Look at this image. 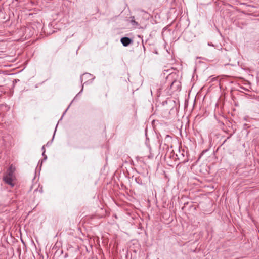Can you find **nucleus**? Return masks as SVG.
I'll list each match as a JSON object with an SVG mask.
<instances>
[{
    "instance_id": "1",
    "label": "nucleus",
    "mask_w": 259,
    "mask_h": 259,
    "mask_svg": "<svg viewBox=\"0 0 259 259\" xmlns=\"http://www.w3.org/2000/svg\"><path fill=\"white\" fill-rule=\"evenodd\" d=\"M181 87V82L178 80H175L171 83L170 89L172 92H176L177 91H180Z\"/></svg>"
},
{
    "instance_id": "2",
    "label": "nucleus",
    "mask_w": 259,
    "mask_h": 259,
    "mask_svg": "<svg viewBox=\"0 0 259 259\" xmlns=\"http://www.w3.org/2000/svg\"><path fill=\"white\" fill-rule=\"evenodd\" d=\"M121 42L123 46L124 47H127L130 44H133V40L129 37H122L121 40Z\"/></svg>"
},
{
    "instance_id": "3",
    "label": "nucleus",
    "mask_w": 259,
    "mask_h": 259,
    "mask_svg": "<svg viewBox=\"0 0 259 259\" xmlns=\"http://www.w3.org/2000/svg\"><path fill=\"white\" fill-rule=\"evenodd\" d=\"M13 177L11 176H9L5 175L3 177V180L5 181L6 183L10 185L12 187H14V184L13 182Z\"/></svg>"
},
{
    "instance_id": "4",
    "label": "nucleus",
    "mask_w": 259,
    "mask_h": 259,
    "mask_svg": "<svg viewBox=\"0 0 259 259\" xmlns=\"http://www.w3.org/2000/svg\"><path fill=\"white\" fill-rule=\"evenodd\" d=\"M15 168L12 165H10L7 170V174L6 175L13 177L14 172L15 171Z\"/></svg>"
},
{
    "instance_id": "5",
    "label": "nucleus",
    "mask_w": 259,
    "mask_h": 259,
    "mask_svg": "<svg viewBox=\"0 0 259 259\" xmlns=\"http://www.w3.org/2000/svg\"><path fill=\"white\" fill-rule=\"evenodd\" d=\"M92 77V75L90 73H84L83 74L81 77H80V80H81V82H82V81H83V79L84 78H91Z\"/></svg>"
},
{
    "instance_id": "6",
    "label": "nucleus",
    "mask_w": 259,
    "mask_h": 259,
    "mask_svg": "<svg viewBox=\"0 0 259 259\" xmlns=\"http://www.w3.org/2000/svg\"><path fill=\"white\" fill-rule=\"evenodd\" d=\"M135 181L136 182V183H137L138 184H140V185H142L143 184V183H142V181L141 180V179H140V178H135Z\"/></svg>"
},
{
    "instance_id": "7",
    "label": "nucleus",
    "mask_w": 259,
    "mask_h": 259,
    "mask_svg": "<svg viewBox=\"0 0 259 259\" xmlns=\"http://www.w3.org/2000/svg\"><path fill=\"white\" fill-rule=\"evenodd\" d=\"M131 23L135 25H138V23L135 20H133V19L131 20Z\"/></svg>"
},
{
    "instance_id": "8",
    "label": "nucleus",
    "mask_w": 259,
    "mask_h": 259,
    "mask_svg": "<svg viewBox=\"0 0 259 259\" xmlns=\"http://www.w3.org/2000/svg\"><path fill=\"white\" fill-rule=\"evenodd\" d=\"M45 150H44V151H43L42 154V156H43V157H44V160H46L47 159V155L45 154Z\"/></svg>"
},
{
    "instance_id": "9",
    "label": "nucleus",
    "mask_w": 259,
    "mask_h": 259,
    "mask_svg": "<svg viewBox=\"0 0 259 259\" xmlns=\"http://www.w3.org/2000/svg\"><path fill=\"white\" fill-rule=\"evenodd\" d=\"M88 82V81H85V82H84L83 83V84H82V85L81 90V91L79 92V93H78V94H79L81 92H82L83 89V85H84L86 82Z\"/></svg>"
},
{
    "instance_id": "10",
    "label": "nucleus",
    "mask_w": 259,
    "mask_h": 259,
    "mask_svg": "<svg viewBox=\"0 0 259 259\" xmlns=\"http://www.w3.org/2000/svg\"><path fill=\"white\" fill-rule=\"evenodd\" d=\"M231 136H232V135H231L229 137H228V138H227V139H226L224 141V142H223V144H224V143H225V142H226L227 140L228 139H229L230 138V137H231Z\"/></svg>"
},
{
    "instance_id": "11",
    "label": "nucleus",
    "mask_w": 259,
    "mask_h": 259,
    "mask_svg": "<svg viewBox=\"0 0 259 259\" xmlns=\"http://www.w3.org/2000/svg\"><path fill=\"white\" fill-rule=\"evenodd\" d=\"M52 142H48V143L46 144L47 146H49L51 144Z\"/></svg>"
},
{
    "instance_id": "12",
    "label": "nucleus",
    "mask_w": 259,
    "mask_h": 259,
    "mask_svg": "<svg viewBox=\"0 0 259 259\" xmlns=\"http://www.w3.org/2000/svg\"><path fill=\"white\" fill-rule=\"evenodd\" d=\"M68 108H67V109L64 111V113H63V115H62V117H61V118L60 119H61L62 118V117H63V115H64L65 114V113L67 112V110H68Z\"/></svg>"
},
{
    "instance_id": "13",
    "label": "nucleus",
    "mask_w": 259,
    "mask_h": 259,
    "mask_svg": "<svg viewBox=\"0 0 259 259\" xmlns=\"http://www.w3.org/2000/svg\"><path fill=\"white\" fill-rule=\"evenodd\" d=\"M41 150L44 151V150H45V146L44 145L42 148H41Z\"/></svg>"
},
{
    "instance_id": "14",
    "label": "nucleus",
    "mask_w": 259,
    "mask_h": 259,
    "mask_svg": "<svg viewBox=\"0 0 259 259\" xmlns=\"http://www.w3.org/2000/svg\"><path fill=\"white\" fill-rule=\"evenodd\" d=\"M55 132H56V130L55 131ZM55 132H54V135H55ZM53 137H54V136ZM53 139H54V137L52 138V140H53Z\"/></svg>"
},
{
    "instance_id": "15",
    "label": "nucleus",
    "mask_w": 259,
    "mask_h": 259,
    "mask_svg": "<svg viewBox=\"0 0 259 259\" xmlns=\"http://www.w3.org/2000/svg\"><path fill=\"white\" fill-rule=\"evenodd\" d=\"M70 106H71V104H69V106L68 107V108H69V107H70Z\"/></svg>"
}]
</instances>
